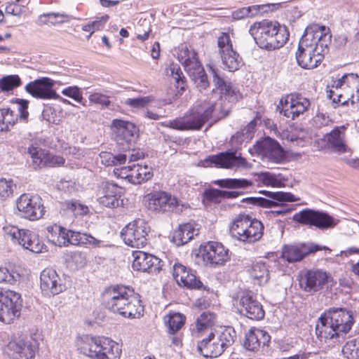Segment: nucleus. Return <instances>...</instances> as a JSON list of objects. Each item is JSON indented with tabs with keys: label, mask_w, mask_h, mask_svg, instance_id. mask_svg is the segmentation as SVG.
I'll use <instances>...</instances> for the list:
<instances>
[{
	"label": "nucleus",
	"mask_w": 359,
	"mask_h": 359,
	"mask_svg": "<svg viewBox=\"0 0 359 359\" xmlns=\"http://www.w3.org/2000/svg\"><path fill=\"white\" fill-rule=\"evenodd\" d=\"M332 35L329 27L318 24L306 27L302 36L296 59L304 69H313L323 61L325 50L331 42Z\"/></svg>",
	"instance_id": "nucleus-1"
},
{
	"label": "nucleus",
	"mask_w": 359,
	"mask_h": 359,
	"mask_svg": "<svg viewBox=\"0 0 359 359\" xmlns=\"http://www.w3.org/2000/svg\"><path fill=\"white\" fill-rule=\"evenodd\" d=\"M355 323V314L351 310L342 307H330L318 318L316 334L320 341L340 342L350 332Z\"/></svg>",
	"instance_id": "nucleus-2"
},
{
	"label": "nucleus",
	"mask_w": 359,
	"mask_h": 359,
	"mask_svg": "<svg viewBox=\"0 0 359 359\" xmlns=\"http://www.w3.org/2000/svg\"><path fill=\"white\" fill-rule=\"evenodd\" d=\"M102 302L107 309L124 318H140L143 316L140 296L129 287L116 285L106 288Z\"/></svg>",
	"instance_id": "nucleus-3"
},
{
	"label": "nucleus",
	"mask_w": 359,
	"mask_h": 359,
	"mask_svg": "<svg viewBox=\"0 0 359 359\" xmlns=\"http://www.w3.org/2000/svg\"><path fill=\"white\" fill-rule=\"evenodd\" d=\"M249 33L259 48L267 50L283 46L289 38L286 27H282L278 22L269 20L253 23Z\"/></svg>",
	"instance_id": "nucleus-4"
},
{
	"label": "nucleus",
	"mask_w": 359,
	"mask_h": 359,
	"mask_svg": "<svg viewBox=\"0 0 359 359\" xmlns=\"http://www.w3.org/2000/svg\"><path fill=\"white\" fill-rule=\"evenodd\" d=\"M217 107L211 100H199L184 116L170 121L166 126L178 130H199L214 115L219 118Z\"/></svg>",
	"instance_id": "nucleus-5"
},
{
	"label": "nucleus",
	"mask_w": 359,
	"mask_h": 359,
	"mask_svg": "<svg viewBox=\"0 0 359 359\" xmlns=\"http://www.w3.org/2000/svg\"><path fill=\"white\" fill-rule=\"evenodd\" d=\"M78 349L93 359H120L121 348L116 341L104 337L83 335L77 341Z\"/></svg>",
	"instance_id": "nucleus-6"
},
{
	"label": "nucleus",
	"mask_w": 359,
	"mask_h": 359,
	"mask_svg": "<svg viewBox=\"0 0 359 359\" xmlns=\"http://www.w3.org/2000/svg\"><path fill=\"white\" fill-rule=\"evenodd\" d=\"M264 225L249 215L241 213L233 219L230 226L232 237L243 243H255L263 236Z\"/></svg>",
	"instance_id": "nucleus-7"
},
{
	"label": "nucleus",
	"mask_w": 359,
	"mask_h": 359,
	"mask_svg": "<svg viewBox=\"0 0 359 359\" xmlns=\"http://www.w3.org/2000/svg\"><path fill=\"white\" fill-rule=\"evenodd\" d=\"M234 330L231 327L224 329L215 334L210 332L208 335L197 342L198 353L205 358H217L231 346L233 341Z\"/></svg>",
	"instance_id": "nucleus-8"
},
{
	"label": "nucleus",
	"mask_w": 359,
	"mask_h": 359,
	"mask_svg": "<svg viewBox=\"0 0 359 359\" xmlns=\"http://www.w3.org/2000/svg\"><path fill=\"white\" fill-rule=\"evenodd\" d=\"M210 69L212 74V81L215 89L219 90L221 95L219 101L215 102L217 106V109L219 111L217 117L223 118L229 114L233 104L238 101L241 95L231 82L226 81L221 76L218 69L212 67H210Z\"/></svg>",
	"instance_id": "nucleus-9"
},
{
	"label": "nucleus",
	"mask_w": 359,
	"mask_h": 359,
	"mask_svg": "<svg viewBox=\"0 0 359 359\" xmlns=\"http://www.w3.org/2000/svg\"><path fill=\"white\" fill-rule=\"evenodd\" d=\"M269 198L262 197H248L242 199L241 202L252 205H257L263 208L280 207L279 210L271 212L274 217L285 215L289 210L283 207L285 202H295L299 200L294 194L290 192L261 191Z\"/></svg>",
	"instance_id": "nucleus-10"
},
{
	"label": "nucleus",
	"mask_w": 359,
	"mask_h": 359,
	"mask_svg": "<svg viewBox=\"0 0 359 359\" xmlns=\"http://www.w3.org/2000/svg\"><path fill=\"white\" fill-rule=\"evenodd\" d=\"M5 237L11 239L14 243L22 245L25 249L34 253H39L45 248L43 243L37 234L28 229H20L15 226L4 228Z\"/></svg>",
	"instance_id": "nucleus-11"
},
{
	"label": "nucleus",
	"mask_w": 359,
	"mask_h": 359,
	"mask_svg": "<svg viewBox=\"0 0 359 359\" xmlns=\"http://www.w3.org/2000/svg\"><path fill=\"white\" fill-rule=\"evenodd\" d=\"M233 302L242 316L254 320H259L264 318L265 311L263 306L252 292H238L233 298Z\"/></svg>",
	"instance_id": "nucleus-12"
},
{
	"label": "nucleus",
	"mask_w": 359,
	"mask_h": 359,
	"mask_svg": "<svg viewBox=\"0 0 359 359\" xmlns=\"http://www.w3.org/2000/svg\"><path fill=\"white\" fill-rule=\"evenodd\" d=\"M149 227L143 219H137L126 225L121 236L124 243L132 248H140L147 243Z\"/></svg>",
	"instance_id": "nucleus-13"
},
{
	"label": "nucleus",
	"mask_w": 359,
	"mask_h": 359,
	"mask_svg": "<svg viewBox=\"0 0 359 359\" xmlns=\"http://www.w3.org/2000/svg\"><path fill=\"white\" fill-rule=\"evenodd\" d=\"M293 219L300 224L314 226L319 229L334 228L339 222L337 219L326 212L304 209L293 216Z\"/></svg>",
	"instance_id": "nucleus-14"
},
{
	"label": "nucleus",
	"mask_w": 359,
	"mask_h": 359,
	"mask_svg": "<svg viewBox=\"0 0 359 359\" xmlns=\"http://www.w3.org/2000/svg\"><path fill=\"white\" fill-rule=\"evenodd\" d=\"M320 250H329L327 246L314 243H301L297 244H285L282 247L281 258L288 263L301 262L306 256Z\"/></svg>",
	"instance_id": "nucleus-15"
},
{
	"label": "nucleus",
	"mask_w": 359,
	"mask_h": 359,
	"mask_svg": "<svg viewBox=\"0 0 359 359\" xmlns=\"http://www.w3.org/2000/svg\"><path fill=\"white\" fill-rule=\"evenodd\" d=\"M22 299L20 293L13 290H6L0 301V321L11 323L20 316Z\"/></svg>",
	"instance_id": "nucleus-16"
},
{
	"label": "nucleus",
	"mask_w": 359,
	"mask_h": 359,
	"mask_svg": "<svg viewBox=\"0 0 359 359\" xmlns=\"http://www.w3.org/2000/svg\"><path fill=\"white\" fill-rule=\"evenodd\" d=\"M310 104L309 100L302 95L290 94L280 99L277 109L286 118L295 120L308 110Z\"/></svg>",
	"instance_id": "nucleus-17"
},
{
	"label": "nucleus",
	"mask_w": 359,
	"mask_h": 359,
	"mask_svg": "<svg viewBox=\"0 0 359 359\" xmlns=\"http://www.w3.org/2000/svg\"><path fill=\"white\" fill-rule=\"evenodd\" d=\"M17 208L22 217L32 221L41 218L45 212L41 198L29 194H23L19 197Z\"/></svg>",
	"instance_id": "nucleus-18"
},
{
	"label": "nucleus",
	"mask_w": 359,
	"mask_h": 359,
	"mask_svg": "<svg viewBox=\"0 0 359 359\" xmlns=\"http://www.w3.org/2000/svg\"><path fill=\"white\" fill-rule=\"evenodd\" d=\"M217 46L224 68L229 72L238 70L241 65V59L238 53L233 50L229 34L222 33L218 37Z\"/></svg>",
	"instance_id": "nucleus-19"
},
{
	"label": "nucleus",
	"mask_w": 359,
	"mask_h": 359,
	"mask_svg": "<svg viewBox=\"0 0 359 359\" xmlns=\"http://www.w3.org/2000/svg\"><path fill=\"white\" fill-rule=\"evenodd\" d=\"M37 349V341L26 337L11 341L7 345L6 353L13 359H33Z\"/></svg>",
	"instance_id": "nucleus-20"
},
{
	"label": "nucleus",
	"mask_w": 359,
	"mask_h": 359,
	"mask_svg": "<svg viewBox=\"0 0 359 359\" xmlns=\"http://www.w3.org/2000/svg\"><path fill=\"white\" fill-rule=\"evenodd\" d=\"M148 210L158 212L174 211L178 206L176 197L165 191H154L144 197Z\"/></svg>",
	"instance_id": "nucleus-21"
},
{
	"label": "nucleus",
	"mask_w": 359,
	"mask_h": 359,
	"mask_svg": "<svg viewBox=\"0 0 359 359\" xmlns=\"http://www.w3.org/2000/svg\"><path fill=\"white\" fill-rule=\"evenodd\" d=\"M40 290L45 297H53L66 290L63 280L55 270L46 268L40 275Z\"/></svg>",
	"instance_id": "nucleus-22"
},
{
	"label": "nucleus",
	"mask_w": 359,
	"mask_h": 359,
	"mask_svg": "<svg viewBox=\"0 0 359 359\" xmlns=\"http://www.w3.org/2000/svg\"><path fill=\"white\" fill-rule=\"evenodd\" d=\"M298 278L300 287L309 293L321 290L328 280L327 273L319 269L302 271Z\"/></svg>",
	"instance_id": "nucleus-23"
},
{
	"label": "nucleus",
	"mask_w": 359,
	"mask_h": 359,
	"mask_svg": "<svg viewBox=\"0 0 359 359\" xmlns=\"http://www.w3.org/2000/svg\"><path fill=\"white\" fill-rule=\"evenodd\" d=\"M102 243V241L90 234L66 229L63 230L60 236H58L57 238H54V240H53V243L60 247L68 246L69 245H90L93 247H100Z\"/></svg>",
	"instance_id": "nucleus-24"
},
{
	"label": "nucleus",
	"mask_w": 359,
	"mask_h": 359,
	"mask_svg": "<svg viewBox=\"0 0 359 359\" xmlns=\"http://www.w3.org/2000/svg\"><path fill=\"white\" fill-rule=\"evenodd\" d=\"M55 84V81L53 79L41 77L29 82L25 86V90L36 99H58L59 95L53 89Z\"/></svg>",
	"instance_id": "nucleus-25"
},
{
	"label": "nucleus",
	"mask_w": 359,
	"mask_h": 359,
	"mask_svg": "<svg viewBox=\"0 0 359 359\" xmlns=\"http://www.w3.org/2000/svg\"><path fill=\"white\" fill-rule=\"evenodd\" d=\"M206 163L215 164L216 167L222 168H250L252 165L245 158L241 157V154L237 151H226L217 155L210 156L205 159Z\"/></svg>",
	"instance_id": "nucleus-26"
},
{
	"label": "nucleus",
	"mask_w": 359,
	"mask_h": 359,
	"mask_svg": "<svg viewBox=\"0 0 359 359\" xmlns=\"http://www.w3.org/2000/svg\"><path fill=\"white\" fill-rule=\"evenodd\" d=\"M199 255L206 265L223 264L229 257V250L224 245L217 242H208L201 245L199 248Z\"/></svg>",
	"instance_id": "nucleus-27"
},
{
	"label": "nucleus",
	"mask_w": 359,
	"mask_h": 359,
	"mask_svg": "<svg viewBox=\"0 0 359 359\" xmlns=\"http://www.w3.org/2000/svg\"><path fill=\"white\" fill-rule=\"evenodd\" d=\"M111 129L117 144L123 147L131 145L138 137L136 126L130 121L114 119L111 123Z\"/></svg>",
	"instance_id": "nucleus-28"
},
{
	"label": "nucleus",
	"mask_w": 359,
	"mask_h": 359,
	"mask_svg": "<svg viewBox=\"0 0 359 359\" xmlns=\"http://www.w3.org/2000/svg\"><path fill=\"white\" fill-rule=\"evenodd\" d=\"M123 193L124 190L122 187L114 183L104 182L100 187V196L97 201L104 207L115 208L123 203V200L121 198Z\"/></svg>",
	"instance_id": "nucleus-29"
},
{
	"label": "nucleus",
	"mask_w": 359,
	"mask_h": 359,
	"mask_svg": "<svg viewBox=\"0 0 359 359\" xmlns=\"http://www.w3.org/2000/svg\"><path fill=\"white\" fill-rule=\"evenodd\" d=\"M133 262L132 267L135 271L157 273L161 269V260L143 251H135L133 252Z\"/></svg>",
	"instance_id": "nucleus-30"
},
{
	"label": "nucleus",
	"mask_w": 359,
	"mask_h": 359,
	"mask_svg": "<svg viewBox=\"0 0 359 359\" xmlns=\"http://www.w3.org/2000/svg\"><path fill=\"white\" fill-rule=\"evenodd\" d=\"M255 148L259 154L268 158L272 162L278 163L285 158V152L279 143L269 137L257 141Z\"/></svg>",
	"instance_id": "nucleus-31"
},
{
	"label": "nucleus",
	"mask_w": 359,
	"mask_h": 359,
	"mask_svg": "<svg viewBox=\"0 0 359 359\" xmlns=\"http://www.w3.org/2000/svg\"><path fill=\"white\" fill-rule=\"evenodd\" d=\"M173 278L180 285H183L191 289H203L205 287L201 281L197 278L193 271L187 266L176 263L173 266Z\"/></svg>",
	"instance_id": "nucleus-32"
},
{
	"label": "nucleus",
	"mask_w": 359,
	"mask_h": 359,
	"mask_svg": "<svg viewBox=\"0 0 359 359\" xmlns=\"http://www.w3.org/2000/svg\"><path fill=\"white\" fill-rule=\"evenodd\" d=\"M214 184L222 188L233 189L231 191L222 190V198H236L243 194L240 189H247L252 186L251 180L246 179L226 178L214 181Z\"/></svg>",
	"instance_id": "nucleus-33"
},
{
	"label": "nucleus",
	"mask_w": 359,
	"mask_h": 359,
	"mask_svg": "<svg viewBox=\"0 0 359 359\" xmlns=\"http://www.w3.org/2000/svg\"><path fill=\"white\" fill-rule=\"evenodd\" d=\"M270 341L271 337L267 332L254 327L245 334L244 347L251 351H257L259 348L262 351H267Z\"/></svg>",
	"instance_id": "nucleus-34"
},
{
	"label": "nucleus",
	"mask_w": 359,
	"mask_h": 359,
	"mask_svg": "<svg viewBox=\"0 0 359 359\" xmlns=\"http://www.w3.org/2000/svg\"><path fill=\"white\" fill-rule=\"evenodd\" d=\"M199 233L198 224L189 222L180 224L172 233V241L177 246L183 245Z\"/></svg>",
	"instance_id": "nucleus-35"
},
{
	"label": "nucleus",
	"mask_w": 359,
	"mask_h": 359,
	"mask_svg": "<svg viewBox=\"0 0 359 359\" xmlns=\"http://www.w3.org/2000/svg\"><path fill=\"white\" fill-rule=\"evenodd\" d=\"M344 126H336L326 135L327 144L329 148L335 152L345 153L347 151L346 144V131Z\"/></svg>",
	"instance_id": "nucleus-36"
},
{
	"label": "nucleus",
	"mask_w": 359,
	"mask_h": 359,
	"mask_svg": "<svg viewBox=\"0 0 359 359\" xmlns=\"http://www.w3.org/2000/svg\"><path fill=\"white\" fill-rule=\"evenodd\" d=\"M140 164H128L127 166H122L120 168L114 170V174L118 177L127 179L130 182L134 184H140L138 179V170Z\"/></svg>",
	"instance_id": "nucleus-37"
},
{
	"label": "nucleus",
	"mask_w": 359,
	"mask_h": 359,
	"mask_svg": "<svg viewBox=\"0 0 359 359\" xmlns=\"http://www.w3.org/2000/svg\"><path fill=\"white\" fill-rule=\"evenodd\" d=\"M112 93L109 90L102 92L90 93L88 100L90 103L100 106L102 109H111L113 107V102L110 100Z\"/></svg>",
	"instance_id": "nucleus-38"
},
{
	"label": "nucleus",
	"mask_w": 359,
	"mask_h": 359,
	"mask_svg": "<svg viewBox=\"0 0 359 359\" xmlns=\"http://www.w3.org/2000/svg\"><path fill=\"white\" fill-rule=\"evenodd\" d=\"M22 85V80L18 74L4 76L0 79V93H10Z\"/></svg>",
	"instance_id": "nucleus-39"
},
{
	"label": "nucleus",
	"mask_w": 359,
	"mask_h": 359,
	"mask_svg": "<svg viewBox=\"0 0 359 359\" xmlns=\"http://www.w3.org/2000/svg\"><path fill=\"white\" fill-rule=\"evenodd\" d=\"M45 150L34 147L32 144L27 147V153L29 154L32 159L30 166L32 167L33 169L37 170L44 167L43 159L45 158Z\"/></svg>",
	"instance_id": "nucleus-40"
},
{
	"label": "nucleus",
	"mask_w": 359,
	"mask_h": 359,
	"mask_svg": "<svg viewBox=\"0 0 359 359\" xmlns=\"http://www.w3.org/2000/svg\"><path fill=\"white\" fill-rule=\"evenodd\" d=\"M185 320V317L179 313H175L165 316L164 323L168 327V332L170 334H175L183 326Z\"/></svg>",
	"instance_id": "nucleus-41"
},
{
	"label": "nucleus",
	"mask_w": 359,
	"mask_h": 359,
	"mask_svg": "<svg viewBox=\"0 0 359 359\" xmlns=\"http://www.w3.org/2000/svg\"><path fill=\"white\" fill-rule=\"evenodd\" d=\"M263 7H259L258 5L243 7L233 11L231 13V18L233 20H239L248 18H253L259 15V11Z\"/></svg>",
	"instance_id": "nucleus-42"
},
{
	"label": "nucleus",
	"mask_w": 359,
	"mask_h": 359,
	"mask_svg": "<svg viewBox=\"0 0 359 359\" xmlns=\"http://www.w3.org/2000/svg\"><path fill=\"white\" fill-rule=\"evenodd\" d=\"M251 276L257 280H259L260 283H266L269 279V271L266 263L260 261L253 264Z\"/></svg>",
	"instance_id": "nucleus-43"
},
{
	"label": "nucleus",
	"mask_w": 359,
	"mask_h": 359,
	"mask_svg": "<svg viewBox=\"0 0 359 359\" xmlns=\"http://www.w3.org/2000/svg\"><path fill=\"white\" fill-rule=\"evenodd\" d=\"M257 122L255 120L251 121L241 132H237L232 136L231 141L232 143L241 144L245 140L251 139L255 130Z\"/></svg>",
	"instance_id": "nucleus-44"
},
{
	"label": "nucleus",
	"mask_w": 359,
	"mask_h": 359,
	"mask_svg": "<svg viewBox=\"0 0 359 359\" xmlns=\"http://www.w3.org/2000/svg\"><path fill=\"white\" fill-rule=\"evenodd\" d=\"M215 314L210 312H203L196 319V329L198 332H203L211 328L215 322Z\"/></svg>",
	"instance_id": "nucleus-45"
},
{
	"label": "nucleus",
	"mask_w": 359,
	"mask_h": 359,
	"mask_svg": "<svg viewBox=\"0 0 359 359\" xmlns=\"http://www.w3.org/2000/svg\"><path fill=\"white\" fill-rule=\"evenodd\" d=\"M342 353L348 359H358L359 337L347 341L342 348Z\"/></svg>",
	"instance_id": "nucleus-46"
},
{
	"label": "nucleus",
	"mask_w": 359,
	"mask_h": 359,
	"mask_svg": "<svg viewBox=\"0 0 359 359\" xmlns=\"http://www.w3.org/2000/svg\"><path fill=\"white\" fill-rule=\"evenodd\" d=\"M20 278L19 273L14 270H8L6 267H0V283H15Z\"/></svg>",
	"instance_id": "nucleus-47"
},
{
	"label": "nucleus",
	"mask_w": 359,
	"mask_h": 359,
	"mask_svg": "<svg viewBox=\"0 0 359 359\" xmlns=\"http://www.w3.org/2000/svg\"><path fill=\"white\" fill-rule=\"evenodd\" d=\"M16 187L11 179L6 180L1 178L0 180V197L5 199L13 193L14 189Z\"/></svg>",
	"instance_id": "nucleus-48"
},
{
	"label": "nucleus",
	"mask_w": 359,
	"mask_h": 359,
	"mask_svg": "<svg viewBox=\"0 0 359 359\" xmlns=\"http://www.w3.org/2000/svg\"><path fill=\"white\" fill-rule=\"evenodd\" d=\"M196 56V53L194 50H189V48L186 45H182L180 48H179V50L177 52V58L183 66L189 62Z\"/></svg>",
	"instance_id": "nucleus-49"
},
{
	"label": "nucleus",
	"mask_w": 359,
	"mask_h": 359,
	"mask_svg": "<svg viewBox=\"0 0 359 359\" xmlns=\"http://www.w3.org/2000/svg\"><path fill=\"white\" fill-rule=\"evenodd\" d=\"M109 19V15H104L100 18L97 20H94L92 22L87 24L86 25H83L82 27V29L84 32H90V34L88 37H90L93 33L95 32V30H100L104 27V24L107 22V21Z\"/></svg>",
	"instance_id": "nucleus-50"
},
{
	"label": "nucleus",
	"mask_w": 359,
	"mask_h": 359,
	"mask_svg": "<svg viewBox=\"0 0 359 359\" xmlns=\"http://www.w3.org/2000/svg\"><path fill=\"white\" fill-rule=\"evenodd\" d=\"M65 16L66 15L65 14H61L59 13H43L39 16L38 22L40 25L48 24L55 25L57 23H60L63 22V20L58 21L57 20V18H64Z\"/></svg>",
	"instance_id": "nucleus-51"
},
{
	"label": "nucleus",
	"mask_w": 359,
	"mask_h": 359,
	"mask_svg": "<svg viewBox=\"0 0 359 359\" xmlns=\"http://www.w3.org/2000/svg\"><path fill=\"white\" fill-rule=\"evenodd\" d=\"M62 93L67 97H69L77 102L86 106V103L83 102V96L80 88L76 86H69L62 90Z\"/></svg>",
	"instance_id": "nucleus-52"
},
{
	"label": "nucleus",
	"mask_w": 359,
	"mask_h": 359,
	"mask_svg": "<svg viewBox=\"0 0 359 359\" xmlns=\"http://www.w3.org/2000/svg\"><path fill=\"white\" fill-rule=\"evenodd\" d=\"M65 161L62 156L54 155L47 151H45L44 167L60 166L63 165Z\"/></svg>",
	"instance_id": "nucleus-53"
},
{
	"label": "nucleus",
	"mask_w": 359,
	"mask_h": 359,
	"mask_svg": "<svg viewBox=\"0 0 359 359\" xmlns=\"http://www.w3.org/2000/svg\"><path fill=\"white\" fill-rule=\"evenodd\" d=\"M190 78L192 79L196 87L200 90H205L208 87H209L210 83L208 79V75L206 74L205 70H203L201 72H198V74L190 76Z\"/></svg>",
	"instance_id": "nucleus-54"
},
{
	"label": "nucleus",
	"mask_w": 359,
	"mask_h": 359,
	"mask_svg": "<svg viewBox=\"0 0 359 359\" xmlns=\"http://www.w3.org/2000/svg\"><path fill=\"white\" fill-rule=\"evenodd\" d=\"M153 100L152 97H139L135 98H128L125 103L132 108H142Z\"/></svg>",
	"instance_id": "nucleus-55"
},
{
	"label": "nucleus",
	"mask_w": 359,
	"mask_h": 359,
	"mask_svg": "<svg viewBox=\"0 0 359 359\" xmlns=\"http://www.w3.org/2000/svg\"><path fill=\"white\" fill-rule=\"evenodd\" d=\"M184 67L189 76H194V74H198V72H201L203 70H204L197 56L193 58L189 62L184 65Z\"/></svg>",
	"instance_id": "nucleus-56"
},
{
	"label": "nucleus",
	"mask_w": 359,
	"mask_h": 359,
	"mask_svg": "<svg viewBox=\"0 0 359 359\" xmlns=\"http://www.w3.org/2000/svg\"><path fill=\"white\" fill-rule=\"evenodd\" d=\"M170 72L172 77L175 80V81L178 84L177 88H180L181 90H184L185 76H184L180 67L177 65H173L170 67Z\"/></svg>",
	"instance_id": "nucleus-57"
},
{
	"label": "nucleus",
	"mask_w": 359,
	"mask_h": 359,
	"mask_svg": "<svg viewBox=\"0 0 359 359\" xmlns=\"http://www.w3.org/2000/svg\"><path fill=\"white\" fill-rule=\"evenodd\" d=\"M13 103L18 104V111L21 119L27 121L29 116L28 105L29 101L25 99L15 98L12 100Z\"/></svg>",
	"instance_id": "nucleus-58"
},
{
	"label": "nucleus",
	"mask_w": 359,
	"mask_h": 359,
	"mask_svg": "<svg viewBox=\"0 0 359 359\" xmlns=\"http://www.w3.org/2000/svg\"><path fill=\"white\" fill-rule=\"evenodd\" d=\"M138 173L139 174L137 180H140V184L144 183L151 180L154 175L152 168L149 167L147 165H140Z\"/></svg>",
	"instance_id": "nucleus-59"
},
{
	"label": "nucleus",
	"mask_w": 359,
	"mask_h": 359,
	"mask_svg": "<svg viewBox=\"0 0 359 359\" xmlns=\"http://www.w3.org/2000/svg\"><path fill=\"white\" fill-rule=\"evenodd\" d=\"M262 180L264 184L266 185H271L272 187H281L283 182L278 178V176L270 173V172H264L262 175Z\"/></svg>",
	"instance_id": "nucleus-60"
},
{
	"label": "nucleus",
	"mask_w": 359,
	"mask_h": 359,
	"mask_svg": "<svg viewBox=\"0 0 359 359\" xmlns=\"http://www.w3.org/2000/svg\"><path fill=\"white\" fill-rule=\"evenodd\" d=\"M123 149L126 150V154L128 159V164H134L133 162L141 158H143L144 154L142 151L139 150L130 149V145H128Z\"/></svg>",
	"instance_id": "nucleus-61"
},
{
	"label": "nucleus",
	"mask_w": 359,
	"mask_h": 359,
	"mask_svg": "<svg viewBox=\"0 0 359 359\" xmlns=\"http://www.w3.org/2000/svg\"><path fill=\"white\" fill-rule=\"evenodd\" d=\"M0 111L3 114L2 120L4 121V125L8 127V130L9 127L13 126L15 123L17 117L10 109H0Z\"/></svg>",
	"instance_id": "nucleus-62"
},
{
	"label": "nucleus",
	"mask_w": 359,
	"mask_h": 359,
	"mask_svg": "<svg viewBox=\"0 0 359 359\" xmlns=\"http://www.w3.org/2000/svg\"><path fill=\"white\" fill-rule=\"evenodd\" d=\"M25 9V5H20L15 2L8 3L6 7V13L20 16Z\"/></svg>",
	"instance_id": "nucleus-63"
},
{
	"label": "nucleus",
	"mask_w": 359,
	"mask_h": 359,
	"mask_svg": "<svg viewBox=\"0 0 359 359\" xmlns=\"http://www.w3.org/2000/svg\"><path fill=\"white\" fill-rule=\"evenodd\" d=\"M342 81H344L346 88H353L355 89L359 83V76L355 74H347L342 76Z\"/></svg>",
	"instance_id": "nucleus-64"
}]
</instances>
